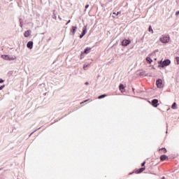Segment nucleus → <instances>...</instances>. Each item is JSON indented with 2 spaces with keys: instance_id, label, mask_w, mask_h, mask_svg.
Instances as JSON below:
<instances>
[{
  "instance_id": "f257e3e1",
  "label": "nucleus",
  "mask_w": 179,
  "mask_h": 179,
  "mask_svg": "<svg viewBox=\"0 0 179 179\" xmlns=\"http://www.w3.org/2000/svg\"><path fill=\"white\" fill-rule=\"evenodd\" d=\"M1 58H3V59H5L6 61H15V59H16V57L9 56L7 55H1Z\"/></svg>"
},
{
  "instance_id": "f03ea898",
  "label": "nucleus",
  "mask_w": 179,
  "mask_h": 179,
  "mask_svg": "<svg viewBox=\"0 0 179 179\" xmlns=\"http://www.w3.org/2000/svg\"><path fill=\"white\" fill-rule=\"evenodd\" d=\"M159 41L164 44H166L170 41V38L169 36H162L159 38Z\"/></svg>"
},
{
  "instance_id": "7ed1b4c3",
  "label": "nucleus",
  "mask_w": 179,
  "mask_h": 179,
  "mask_svg": "<svg viewBox=\"0 0 179 179\" xmlns=\"http://www.w3.org/2000/svg\"><path fill=\"white\" fill-rule=\"evenodd\" d=\"M171 62L170 60L166 59L164 62L160 61V62H158V64H160L162 65V68H164V66H169V64H171Z\"/></svg>"
},
{
  "instance_id": "20e7f679",
  "label": "nucleus",
  "mask_w": 179,
  "mask_h": 179,
  "mask_svg": "<svg viewBox=\"0 0 179 179\" xmlns=\"http://www.w3.org/2000/svg\"><path fill=\"white\" fill-rule=\"evenodd\" d=\"M156 85L157 87H159V89H162V87H163V80L162 79L157 80L156 82Z\"/></svg>"
},
{
  "instance_id": "39448f33",
  "label": "nucleus",
  "mask_w": 179,
  "mask_h": 179,
  "mask_svg": "<svg viewBox=\"0 0 179 179\" xmlns=\"http://www.w3.org/2000/svg\"><path fill=\"white\" fill-rule=\"evenodd\" d=\"M131 43V41L129 40H123L122 42V45H124V47H127V45H129V44Z\"/></svg>"
},
{
  "instance_id": "423d86ee",
  "label": "nucleus",
  "mask_w": 179,
  "mask_h": 179,
  "mask_svg": "<svg viewBox=\"0 0 179 179\" xmlns=\"http://www.w3.org/2000/svg\"><path fill=\"white\" fill-rule=\"evenodd\" d=\"M159 103V100L154 99L152 102L153 107H157L159 106V103Z\"/></svg>"
},
{
  "instance_id": "0eeeda50",
  "label": "nucleus",
  "mask_w": 179,
  "mask_h": 179,
  "mask_svg": "<svg viewBox=\"0 0 179 179\" xmlns=\"http://www.w3.org/2000/svg\"><path fill=\"white\" fill-rule=\"evenodd\" d=\"M27 48H29V50H31L33 48V41H29L27 44Z\"/></svg>"
},
{
  "instance_id": "6e6552de",
  "label": "nucleus",
  "mask_w": 179,
  "mask_h": 179,
  "mask_svg": "<svg viewBox=\"0 0 179 179\" xmlns=\"http://www.w3.org/2000/svg\"><path fill=\"white\" fill-rule=\"evenodd\" d=\"M31 34V30H27L24 32V37H29Z\"/></svg>"
},
{
  "instance_id": "1a4fd4ad",
  "label": "nucleus",
  "mask_w": 179,
  "mask_h": 179,
  "mask_svg": "<svg viewBox=\"0 0 179 179\" xmlns=\"http://www.w3.org/2000/svg\"><path fill=\"white\" fill-rule=\"evenodd\" d=\"M160 159L162 162H164V160H169V157L164 155L161 156Z\"/></svg>"
},
{
  "instance_id": "9d476101",
  "label": "nucleus",
  "mask_w": 179,
  "mask_h": 179,
  "mask_svg": "<svg viewBox=\"0 0 179 179\" xmlns=\"http://www.w3.org/2000/svg\"><path fill=\"white\" fill-rule=\"evenodd\" d=\"M145 59L148 64H152L153 62V60L152 58H150V57H147Z\"/></svg>"
},
{
  "instance_id": "9b49d317",
  "label": "nucleus",
  "mask_w": 179,
  "mask_h": 179,
  "mask_svg": "<svg viewBox=\"0 0 179 179\" xmlns=\"http://www.w3.org/2000/svg\"><path fill=\"white\" fill-rule=\"evenodd\" d=\"M76 29H78L77 27H72L71 33H73V34H75V33H76Z\"/></svg>"
},
{
  "instance_id": "f8f14e48",
  "label": "nucleus",
  "mask_w": 179,
  "mask_h": 179,
  "mask_svg": "<svg viewBox=\"0 0 179 179\" xmlns=\"http://www.w3.org/2000/svg\"><path fill=\"white\" fill-rule=\"evenodd\" d=\"M92 50L91 48H87L85 50V54H89V52H90V50Z\"/></svg>"
},
{
  "instance_id": "ddd939ff",
  "label": "nucleus",
  "mask_w": 179,
  "mask_h": 179,
  "mask_svg": "<svg viewBox=\"0 0 179 179\" xmlns=\"http://www.w3.org/2000/svg\"><path fill=\"white\" fill-rule=\"evenodd\" d=\"M89 66H90V64H84V66H83V69H84V71H87V68H89Z\"/></svg>"
},
{
  "instance_id": "4468645a",
  "label": "nucleus",
  "mask_w": 179,
  "mask_h": 179,
  "mask_svg": "<svg viewBox=\"0 0 179 179\" xmlns=\"http://www.w3.org/2000/svg\"><path fill=\"white\" fill-rule=\"evenodd\" d=\"M86 32H87V28H86V27H85L83 29V33H82V34H83V36H85V34H86Z\"/></svg>"
},
{
  "instance_id": "2eb2a0df",
  "label": "nucleus",
  "mask_w": 179,
  "mask_h": 179,
  "mask_svg": "<svg viewBox=\"0 0 179 179\" xmlns=\"http://www.w3.org/2000/svg\"><path fill=\"white\" fill-rule=\"evenodd\" d=\"M171 108H173V110L177 108V103L176 102L173 103Z\"/></svg>"
},
{
  "instance_id": "dca6fc26",
  "label": "nucleus",
  "mask_w": 179,
  "mask_h": 179,
  "mask_svg": "<svg viewBox=\"0 0 179 179\" xmlns=\"http://www.w3.org/2000/svg\"><path fill=\"white\" fill-rule=\"evenodd\" d=\"M148 31H151L152 34H153V29H152V26L151 25L149 26Z\"/></svg>"
},
{
  "instance_id": "f3484780",
  "label": "nucleus",
  "mask_w": 179,
  "mask_h": 179,
  "mask_svg": "<svg viewBox=\"0 0 179 179\" xmlns=\"http://www.w3.org/2000/svg\"><path fill=\"white\" fill-rule=\"evenodd\" d=\"M104 97H107V95H106V94H102V95H100L99 97H98V99H104Z\"/></svg>"
},
{
  "instance_id": "a211bd4d",
  "label": "nucleus",
  "mask_w": 179,
  "mask_h": 179,
  "mask_svg": "<svg viewBox=\"0 0 179 179\" xmlns=\"http://www.w3.org/2000/svg\"><path fill=\"white\" fill-rule=\"evenodd\" d=\"M124 85L121 84L120 85V90H124Z\"/></svg>"
},
{
  "instance_id": "6ab92c4d",
  "label": "nucleus",
  "mask_w": 179,
  "mask_h": 179,
  "mask_svg": "<svg viewBox=\"0 0 179 179\" xmlns=\"http://www.w3.org/2000/svg\"><path fill=\"white\" fill-rule=\"evenodd\" d=\"M178 65H179V57H176Z\"/></svg>"
},
{
  "instance_id": "aec40b11",
  "label": "nucleus",
  "mask_w": 179,
  "mask_h": 179,
  "mask_svg": "<svg viewBox=\"0 0 179 179\" xmlns=\"http://www.w3.org/2000/svg\"><path fill=\"white\" fill-rule=\"evenodd\" d=\"M144 170H145V168L140 169V173H142V171H143Z\"/></svg>"
},
{
  "instance_id": "412c9836",
  "label": "nucleus",
  "mask_w": 179,
  "mask_h": 179,
  "mask_svg": "<svg viewBox=\"0 0 179 179\" xmlns=\"http://www.w3.org/2000/svg\"><path fill=\"white\" fill-rule=\"evenodd\" d=\"M120 12H117V13H113V15H116V16H118V15H120Z\"/></svg>"
},
{
  "instance_id": "4be33fe9",
  "label": "nucleus",
  "mask_w": 179,
  "mask_h": 179,
  "mask_svg": "<svg viewBox=\"0 0 179 179\" xmlns=\"http://www.w3.org/2000/svg\"><path fill=\"white\" fill-rule=\"evenodd\" d=\"M164 150V153H167V150L166 148H162V150Z\"/></svg>"
},
{
  "instance_id": "5701e85b",
  "label": "nucleus",
  "mask_w": 179,
  "mask_h": 179,
  "mask_svg": "<svg viewBox=\"0 0 179 179\" xmlns=\"http://www.w3.org/2000/svg\"><path fill=\"white\" fill-rule=\"evenodd\" d=\"M3 87H5V85H1V86L0 87V90H2V89H3Z\"/></svg>"
},
{
  "instance_id": "b1692460",
  "label": "nucleus",
  "mask_w": 179,
  "mask_h": 179,
  "mask_svg": "<svg viewBox=\"0 0 179 179\" xmlns=\"http://www.w3.org/2000/svg\"><path fill=\"white\" fill-rule=\"evenodd\" d=\"M5 82V80L0 79V83H3Z\"/></svg>"
},
{
  "instance_id": "393cba45",
  "label": "nucleus",
  "mask_w": 179,
  "mask_h": 179,
  "mask_svg": "<svg viewBox=\"0 0 179 179\" xmlns=\"http://www.w3.org/2000/svg\"><path fill=\"white\" fill-rule=\"evenodd\" d=\"M178 15H179V11H177V12L176 13V16H178Z\"/></svg>"
},
{
  "instance_id": "a878e982",
  "label": "nucleus",
  "mask_w": 179,
  "mask_h": 179,
  "mask_svg": "<svg viewBox=\"0 0 179 179\" xmlns=\"http://www.w3.org/2000/svg\"><path fill=\"white\" fill-rule=\"evenodd\" d=\"M145 164H146V162H144L141 164L142 167H143V166H145Z\"/></svg>"
},
{
  "instance_id": "bb28decb",
  "label": "nucleus",
  "mask_w": 179,
  "mask_h": 179,
  "mask_svg": "<svg viewBox=\"0 0 179 179\" xmlns=\"http://www.w3.org/2000/svg\"><path fill=\"white\" fill-rule=\"evenodd\" d=\"M87 8H89V4H87V5L85 6V9H87Z\"/></svg>"
},
{
  "instance_id": "cd10ccee",
  "label": "nucleus",
  "mask_w": 179,
  "mask_h": 179,
  "mask_svg": "<svg viewBox=\"0 0 179 179\" xmlns=\"http://www.w3.org/2000/svg\"><path fill=\"white\" fill-rule=\"evenodd\" d=\"M20 27H23V24L20 22Z\"/></svg>"
},
{
  "instance_id": "c85d7f7f",
  "label": "nucleus",
  "mask_w": 179,
  "mask_h": 179,
  "mask_svg": "<svg viewBox=\"0 0 179 179\" xmlns=\"http://www.w3.org/2000/svg\"><path fill=\"white\" fill-rule=\"evenodd\" d=\"M69 23H71V20H69L68 21V22L66 23V24H68Z\"/></svg>"
},
{
  "instance_id": "c756f323",
  "label": "nucleus",
  "mask_w": 179,
  "mask_h": 179,
  "mask_svg": "<svg viewBox=\"0 0 179 179\" xmlns=\"http://www.w3.org/2000/svg\"><path fill=\"white\" fill-rule=\"evenodd\" d=\"M83 37V35L81 34V35L80 36V38H82Z\"/></svg>"
},
{
  "instance_id": "7c9ffc66",
  "label": "nucleus",
  "mask_w": 179,
  "mask_h": 179,
  "mask_svg": "<svg viewBox=\"0 0 179 179\" xmlns=\"http://www.w3.org/2000/svg\"><path fill=\"white\" fill-rule=\"evenodd\" d=\"M85 85H89V83H88V82H86V83H85Z\"/></svg>"
},
{
  "instance_id": "2f4dec72",
  "label": "nucleus",
  "mask_w": 179,
  "mask_h": 179,
  "mask_svg": "<svg viewBox=\"0 0 179 179\" xmlns=\"http://www.w3.org/2000/svg\"><path fill=\"white\" fill-rule=\"evenodd\" d=\"M87 101V100L85 101V102Z\"/></svg>"
}]
</instances>
